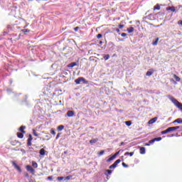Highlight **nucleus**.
Returning a JSON list of instances; mask_svg holds the SVG:
<instances>
[{
	"label": "nucleus",
	"mask_w": 182,
	"mask_h": 182,
	"mask_svg": "<svg viewBox=\"0 0 182 182\" xmlns=\"http://www.w3.org/2000/svg\"><path fill=\"white\" fill-rule=\"evenodd\" d=\"M178 129H182V126H177V127H175V129H176V130H178Z\"/></svg>",
	"instance_id": "43"
},
{
	"label": "nucleus",
	"mask_w": 182,
	"mask_h": 182,
	"mask_svg": "<svg viewBox=\"0 0 182 182\" xmlns=\"http://www.w3.org/2000/svg\"><path fill=\"white\" fill-rule=\"evenodd\" d=\"M154 141H155L154 139H151V140L149 141V143H150L151 144H154Z\"/></svg>",
	"instance_id": "41"
},
{
	"label": "nucleus",
	"mask_w": 182,
	"mask_h": 182,
	"mask_svg": "<svg viewBox=\"0 0 182 182\" xmlns=\"http://www.w3.org/2000/svg\"><path fill=\"white\" fill-rule=\"evenodd\" d=\"M134 154V152H126L124 156H130L132 157Z\"/></svg>",
	"instance_id": "25"
},
{
	"label": "nucleus",
	"mask_w": 182,
	"mask_h": 182,
	"mask_svg": "<svg viewBox=\"0 0 182 182\" xmlns=\"http://www.w3.org/2000/svg\"><path fill=\"white\" fill-rule=\"evenodd\" d=\"M12 165L14 166V168H16V170H18V171H19V173H22V169H21V167L19 166H18V164H16V162H15L14 161H11Z\"/></svg>",
	"instance_id": "5"
},
{
	"label": "nucleus",
	"mask_w": 182,
	"mask_h": 182,
	"mask_svg": "<svg viewBox=\"0 0 182 182\" xmlns=\"http://www.w3.org/2000/svg\"><path fill=\"white\" fill-rule=\"evenodd\" d=\"M28 26H25L23 28H26Z\"/></svg>",
	"instance_id": "59"
},
{
	"label": "nucleus",
	"mask_w": 182,
	"mask_h": 182,
	"mask_svg": "<svg viewBox=\"0 0 182 182\" xmlns=\"http://www.w3.org/2000/svg\"><path fill=\"white\" fill-rule=\"evenodd\" d=\"M77 63L76 62H73L70 64H68V68H75V66H77Z\"/></svg>",
	"instance_id": "12"
},
{
	"label": "nucleus",
	"mask_w": 182,
	"mask_h": 182,
	"mask_svg": "<svg viewBox=\"0 0 182 182\" xmlns=\"http://www.w3.org/2000/svg\"><path fill=\"white\" fill-rule=\"evenodd\" d=\"M178 8H182V5H179V6H178Z\"/></svg>",
	"instance_id": "58"
},
{
	"label": "nucleus",
	"mask_w": 182,
	"mask_h": 182,
	"mask_svg": "<svg viewBox=\"0 0 182 182\" xmlns=\"http://www.w3.org/2000/svg\"><path fill=\"white\" fill-rule=\"evenodd\" d=\"M63 178H65V177H63V176H58V177H57V180L58 181H63Z\"/></svg>",
	"instance_id": "31"
},
{
	"label": "nucleus",
	"mask_w": 182,
	"mask_h": 182,
	"mask_svg": "<svg viewBox=\"0 0 182 182\" xmlns=\"http://www.w3.org/2000/svg\"><path fill=\"white\" fill-rule=\"evenodd\" d=\"M122 160L117 159L112 165L109 166V168H116L117 167V164H119Z\"/></svg>",
	"instance_id": "4"
},
{
	"label": "nucleus",
	"mask_w": 182,
	"mask_h": 182,
	"mask_svg": "<svg viewBox=\"0 0 182 182\" xmlns=\"http://www.w3.org/2000/svg\"><path fill=\"white\" fill-rule=\"evenodd\" d=\"M140 154H146V148L139 146Z\"/></svg>",
	"instance_id": "8"
},
{
	"label": "nucleus",
	"mask_w": 182,
	"mask_h": 182,
	"mask_svg": "<svg viewBox=\"0 0 182 182\" xmlns=\"http://www.w3.org/2000/svg\"><path fill=\"white\" fill-rule=\"evenodd\" d=\"M173 77L176 80V82H180L181 79L178 76H177L176 75H173Z\"/></svg>",
	"instance_id": "30"
},
{
	"label": "nucleus",
	"mask_w": 182,
	"mask_h": 182,
	"mask_svg": "<svg viewBox=\"0 0 182 182\" xmlns=\"http://www.w3.org/2000/svg\"><path fill=\"white\" fill-rule=\"evenodd\" d=\"M178 123L179 124H182V119L181 118H178Z\"/></svg>",
	"instance_id": "38"
},
{
	"label": "nucleus",
	"mask_w": 182,
	"mask_h": 182,
	"mask_svg": "<svg viewBox=\"0 0 182 182\" xmlns=\"http://www.w3.org/2000/svg\"><path fill=\"white\" fill-rule=\"evenodd\" d=\"M119 153H120V151H117V153H115V154L113 155L114 156H115V159H116V157H117V156H119Z\"/></svg>",
	"instance_id": "39"
},
{
	"label": "nucleus",
	"mask_w": 182,
	"mask_h": 182,
	"mask_svg": "<svg viewBox=\"0 0 182 182\" xmlns=\"http://www.w3.org/2000/svg\"><path fill=\"white\" fill-rule=\"evenodd\" d=\"M161 137H157V138H154V140H155V141H161Z\"/></svg>",
	"instance_id": "35"
},
{
	"label": "nucleus",
	"mask_w": 182,
	"mask_h": 182,
	"mask_svg": "<svg viewBox=\"0 0 182 182\" xmlns=\"http://www.w3.org/2000/svg\"><path fill=\"white\" fill-rule=\"evenodd\" d=\"M32 140H33V138L32 137V135L29 134L28 139L27 140L28 147H30V146H32Z\"/></svg>",
	"instance_id": "6"
},
{
	"label": "nucleus",
	"mask_w": 182,
	"mask_h": 182,
	"mask_svg": "<svg viewBox=\"0 0 182 182\" xmlns=\"http://www.w3.org/2000/svg\"><path fill=\"white\" fill-rule=\"evenodd\" d=\"M125 124H126L127 126H132V122H130V121H127V122H125Z\"/></svg>",
	"instance_id": "33"
},
{
	"label": "nucleus",
	"mask_w": 182,
	"mask_h": 182,
	"mask_svg": "<svg viewBox=\"0 0 182 182\" xmlns=\"http://www.w3.org/2000/svg\"><path fill=\"white\" fill-rule=\"evenodd\" d=\"M175 134H172L171 135H168V137H174Z\"/></svg>",
	"instance_id": "48"
},
{
	"label": "nucleus",
	"mask_w": 182,
	"mask_h": 182,
	"mask_svg": "<svg viewBox=\"0 0 182 182\" xmlns=\"http://www.w3.org/2000/svg\"><path fill=\"white\" fill-rule=\"evenodd\" d=\"M169 100L176 106V107H181V102H178L176 98L173 97H169Z\"/></svg>",
	"instance_id": "2"
},
{
	"label": "nucleus",
	"mask_w": 182,
	"mask_h": 182,
	"mask_svg": "<svg viewBox=\"0 0 182 182\" xmlns=\"http://www.w3.org/2000/svg\"><path fill=\"white\" fill-rule=\"evenodd\" d=\"M122 166H124V167H125V168H127V167H129V165H127V164H126L125 163H122Z\"/></svg>",
	"instance_id": "46"
},
{
	"label": "nucleus",
	"mask_w": 182,
	"mask_h": 182,
	"mask_svg": "<svg viewBox=\"0 0 182 182\" xmlns=\"http://www.w3.org/2000/svg\"><path fill=\"white\" fill-rule=\"evenodd\" d=\"M119 146H124V142H121L120 145Z\"/></svg>",
	"instance_id": "53"
},
{
	"label": "nucleus",
	"mask_w": 182,
	"mask_h": 182,
	"mask_svg": "<svg viewBox=\"0 0 182 182\" xmlns=\"http://www.w3.org/2000/svg\"><path fill=\"white\" fill-rule=\"evenodd\" d=\"M166 11H171V12H176V7L168 6V7H166Z\"/></svg>",
	"instance_id": "11"
},
{
	"label": "nucleus",
	"mask_w": 182,
	"mask_h": 182,
	"mask_svg": "<svg viewBox=\"0 0 182 182\" xmlns=\"http://www.w3.org/2000/svg\"><path fill=\"white\" fill-rule=\"evenodd\" d=\"M177 136V137H178V136H180V135H176Z\"/></svg>",
	"instance_id": "61"
},
{
	"label": "nucleus",
	"mask_w": 182,
	"mask_h": 182,
	"mask_svg": "<svg viewBox=\"0 0 182 182\" xmlns=\"http://www.w3.org/2000/svg\"><path fill=\"white\" fill-rule=\"evenodd\" d=\"M103 35L102 33H99L98 35H97V39H100V38H102Z\"/></svg>",
	"instance_id": "34"
},
{
	"label": "nucleus",
	"mask_w": 182,
	"mask_h": 182,
	"mask_svg": "<svg viewBox=\"0 0 182 182\" xmlns=\"http://www.w3.org/2000/svg\"><path fill=\"white\" fill-rule=\"evenodd\" d=\"M26 177H29V175L28 173H26Z\"/></svg>",
	"instance_id": "57"
},
{
	"label": "nucleus",
	"mask_w": 182,
	"mask_h": 182,
	"mask_svg": "<svg viewBox=\"0 0 182 182\" xmlns=\"http://www.w3.org/2000/svg\"><path fill=\"white\" fill-rule=\"evenodd\" d=\"M33 134H34V136H38V134H36V133H35V130H33Z\"/></svg>",
	"instance_id": "55"
},
{
	"label": "nucleus",
	"mask_w": 182,
	"mask_h": 182,
	"mask_svg": "<svg viewBox=\"0 0 182 182\" xmlns=\"http://www.w3.org/2000/svg\"><path fill=\"white\" fill-rule=\"evenodd\" d=\"M47 180H50V181H52V180H53V176H48L47 178Z\"/></svg>",
	"instance_id": "42"
},
{
	"label": "nucleus",
	"mask_w": 182,
	"mask_h": 182,
	"mask_svg": "<svg viewBox=\"0 0 182 182\" xmlns=\"http://www.w3.org/2000/svg\"><path fill=\"white\" fill-rule=\"evenodd\" d=\"M74 31H75V32H77V31H79V27H78V26L75 27V28H74Z\"/></svg>",
	"instance_id": "47"
},
{
	"label": "nucleus",
	"mask_w": 182,
	"mask_h": 182,
	"mask_svg": "<svg viewBox=\"0 0 182 182\" xmlns=\"http://www.w3.org/2000/svg\"><path fill=\"white\" fill-rule=\"evenodd\" d=\"M157 43H159V38H156L155 41L152 43V45H154V46H157Z\"/></svg>",
	"instance_id": "26"
},
{
	"label": "nucleus",
	"mask_w": 182,
	"mask_h": 182,
	"mask_svg": "<svg viewBox=\"0 0 182 182\" xmlns=\"http://www.w3.org/2000/svg\"><path fill=\"white\" fill-rule=\"evenodd\" d=\"M40 154L41 156H45V149L43 148L40 150Z\"/></svg>",
	"instance_id": "27"
},
{
	"label": "nucleus",
	"mask_w": 182,
	"mask_h": 182,
	"mask_svg": "<svg viewBox=\"0 0 182 182\" xmlns=\"http://www.w3.org/2000/svg\"><path fill=\"white\" fill-rule=\"evenodd\" d=\"M72 178V176H68L65 177V180H67V181H69V180H70Z\"/></svg>",
	"instance_id": "36"
},
{
	"label": "nucleus",
	"mask_w": 182,
	"mask_h": 182,
	"mask_svg": "<svg viewBox=\"0 0 182 182\" xmlns=\"http://www.w3.org/2000/svg\"><path fill=\"white\" fill-rule=\"evenodd\" d=\"M121 36H122V38H124L125 36H127V33H122L121 34Z\"/></svg>",
	"instance_id": "40"
},
{
	"label": "nucleus",
	"mask_w": 182,
	"mask_h": 182,
	"mask_svg": "<svg viewBox=\"0 0 182 182\" xmlns=\"http://www.w3.org/2000/svg\"><path fill=\"white\" fill-rule=\"evenodd\" d=\"M65 116H68V117H73V116H75V111L68 110Z\"/></svg>",
	"instance_id": "7"
},
{
	"label": "nucleus",
	"mask_w": 182,
	"mask_h": 182,
	"mask_svg": "<svg viewBox=\"0 0 182 182\" xmlns=\"http://www.w3.org/2000/svg\"><path fill=\"white\" fill-rule=\"evenodd\" d=\"M153 73H154V71L149 70V71L146 72V76H151V75H153Z\"/></svg>",
	"instance_id": "21"
},
{
	"label": "nucleus",
	"mask_w": 182,
	"mask_h": 182,
	"mask_svg": "<svg viewBox=\"0 0 182 182\" xmlns=\"http://www.w3.org/2000/svg\"><path fill=\"white\" fill-rule=\"evenodd\" d=\"M10 143H11V146H16V144H18L19 143V141L14 140V141H11Z\"/></svg>",
	"instance_id": "17"
},
{
	"label": "nucleus",
	"mask_w": 182,
	"mask_h": 182,
	"mask_svg": "<svg viewBox=\"0 0 182 182\" xmlns=\"http://www.w3.org/2000/svg\"><path fill=\"white\" fill-rule=\"evenodd\" d=\"M75 83L76 85H80V83H83L84 85H87L89 81L86 80L83 77H79L78 78L75 80Z\"/></svg>",
	"instance_id": "1"
},
{
	"label": "nucleus",
	"mask_w": 182,
	"mask_h": 182,
	"mask_svg": "<svg viewBox=\"0 0 182 182\" xmlns=\"http://www.w3.org/2000/svg\"><path fill=\"white\" fill-rule=\"evenodd\" d=\"M127 31L128 33H132V32L134 31V28L130 27V28H127Z\"/></svg>",
	"instance_id": "18"
},
{
	"label": "nucleus",
	"mask_w": 182,
	"mask_h": 182,
	"mask_svg": "<svg viewBox=\"0 0 182 182\" xmlns=\"http://www.w3.org/2000/svg\"><path fill=\"white\" fill-rule=\"evenodd\" d=\"M176 81H174V84H175V85H176Z\"/></svg>",
	"instance_id": "60"
},
{
	"label": "nucleus",
	"mask_w": 182,
	"mask_h": 182,
	"mask_svg": "<svg viewBox=\"0 0 182 182\" xmlns=\"http://www.w3.org/2000/svg\"><path fill=\"white\" fill-rule=\"evenodd\" d=\"M99 141V139H93L90 140V144H95V143H97Z\"/></svg>",
	"instance_id": "13"
},
{
	"label": "nucleus",
	"mask_w": 182,
	"mask_h": 182,
	"mask_svg": "<svg viewBox=\"0 0 182 182\" xmlns=\"http://www.w3.org/2000/svg\"><path fill=\"white\" fill-rule=\"evenodd\" d=\"M25 129H26V126H21L18 130L21 132V133H23V134H25V133H26V132L25 131Z\"/></svg>",
	"instance_id": "9"
},
{
	"label": "nucleus",
	"mask_w": 182,
	"mask_h": 182,
	"mask_svg": "<svg viewBox=\"0 0 182 182\" xmlns=\"http://www.w3.org/2000/svg\"><path fill=\"white\" fill-rule=\"evenodd\" d=\"M119 29H122V28H124V25H123V24H119Z\"/></svg>",
	"instance_id": "45"
},
{
	"label": "nucleus",
	"mask_w": 182,
	"mask_h": 182,
	"mask_svg": "<svg viewBox=\"0 0 182 182\" xmlns=\"http://www.w3.org/2000/svg\"><path fill=\"white\" fill-rule=\"evenodd\" d=\"M168 129H169V133L171 132H176V127H168Z\"/></svg>",
	"instance_id": "24"
},
{
	"label": "nucleus",
	"mask_w": 182,
	"mask_h": 182,
	"mask_svg": "<svg viewBox=\"0 0 182 182\" xmlns=\"http://www.w3.org/2000/svg\"><path fill=\"white\" fill-rule=\"evenodd\" d=\"M22 33H28V32H31V30L29 29H23L21 30Z\"/></svg>",
	"instance_id": "28"
},
{
	"label": "nucleus",
	"mask_w": 182,
	"mask_h": 182,
	"mask_svg": "<svg viewBox=\"0 0 182 182\" xmlns=\"http://www.w3.org/2000/svg\"><path fill=\"white\" fill-rule=\"evenodd\" d=\"M113 171L110 170V169H107L105 172V176H107V174H112Z\"/></svg>",
	"instance_id": "29"
},
{
	"label": "nucleus",
	"mask_w": 182,
	"mask_h": 182,
	"mask_svg": "<svg viewBox=\"0 0 182 182\" xmlns=\"http://www.w3.org/2000/svg\"><path fill=\"white\" fill-rule=\"evenodd\" d=\"M17 137L18 138V139H23V133H21V132H17Z\"/></svg>",
	"instance_id": "14"
},
{
	"label": "nucleus",
	"mask_w": 182,
	"mask_h": 182,
	"mask_svg": "<svg viewBox=\"0 0 182 182\" xmlns=\"http://www.w3.org/2000/svg\"><path fill=\"white\" fill-rule=\"evenodd\" d=\"M105 60H109V59H110V55L107 54V55H104L103 56Z\"/></svg>",
	"instance_id": "19"
},
{
	"label": "nucleus",
	"mask_w": 182,
	"mask_h": 182,
	"mask_svg": "<svg viewBox=\"0 0 182 182\" xmlns=\"http://www.w3.org/2000/svg\"><path fill=\"white\" fill-rule=\"evenodd\" d=\"M167 133H170V130L168 129V128L164 131H162L161 132V134H167Z\"/></svg>",
	"instance_id": "22"
},
{
	"label": "nucleus",
	"mask_w": 182,
	"mask_h": 182,
	"mask_svg": "<svg viewBox=\"0 0 182 182\" xmlns=\"http://www.w3.org/2000/svg\"><path fill=\"white\" fill-rule=\"evenodd\" d=\"M26 168L27 171H29V173H31V174H35V169L31 165H27Z\"/></svg>",
	"instance_id": "3"
},
{
	"label": "nucleus",
	"mask_w": 182,
	"mask_h": 182,
	"mask_svg": "<svg viewBox=\"0 0 182 182\" xmlns=\"http://www.w3.org/2000/svg\"><path fill=\"white\" fill-rule=\"evenodd\" d=\"M178 25H181V26H182V21H178Z\"/></svg>",
	"instance_id": "50"
},
{
	"label": "nucleus",
	"mask_w": 182,
	"mask_h": 182,
	"mask_svg": "<svg viewBox=\"0 0 182 182\" xmlns=\"http://www.w3.org/2000/svg\"><path fill=\"white\" fill-rule=\"evenodd\" d=\"M63 129H65V126H63V125H59V126L58 127V128H57V130H58V132H62V130H63Z\"/></svg>",
	"instance_id": "16"
},
{
	"label": "nucleus",
	"mask_w": 182,
	"mask_h": 182,
	"mask_svg": "<svg viewBox=\"0 0 182 182\" xmlns=\"http://www.w3.org/2000/svg\"><path fill=\"white\" fill-rule=\"evenodd\" d=\"M50 133H51V134H53V136H55L56 134V132H55L54 129H50Z\"/></svg>",
	"instance_id": "32"
},
{
	"label": "nucleus",
	"mask_w": 182,
	"mask_h": 182,
	"mask_svg": "<svg viewBox=\"0 0 182 182\" xmlns=\"http://www.w3.org/2000/svg\"><path fill=\"white\" fill-rule=\"evenodd\" d=\"M154 11H160V5H159V4H156V5L154 7Z\"/></svg>",
	"instance_id": "20"
},
{
	"label": "nucleus",
	"mask_w": 182,
	"mask_h": 182,
	"mask_svg": "<svg viewBox=\"0 0 182 182\" xmlns=\"http://www.w3.org/2000/svg\"><path fill=\"white\" fill-rule=\"evenodd\" d=\"M99 43H100V45H102L103 44V41H100Z\"/></svg>",
	"instance_id": "56"
},
{
	"label": "nucleus",
	"mask_w": 182,
	"mask_h": 182,
	"mask_svg": "<svg viewBox=\"0 0 182 182\" xmlns=\"http://www.w3.org/2000/svg\"><path fill=\"white\" fill-rule=\"evenodd\" d=\"M115 156H114V155H112L110 158H109L108 159H107V162L109 163V161H112V160H114Z\"/></svg>",
	"instance_id": "23"
},
{
	"label": "nucleus",
	"mask_w": 182,
	"mask_h": 182,
	"mask_svg": "<svg viewBox=\"0 0 182 182\" xmlns=\"http://www.w3.org/2000/svg\"><path fill=\"white\" fill-rule=\"evenodd\" d=\"M173 123H178V118L173 121Z\"/></svg>",
	"instance_id": "49"
},
{
	"label": "nucleus",
	"mask_w": 182,
	"mask_h": 182,
	"mask_svg": "<svg viewBox=\"0 0 182 182\" xmlns=\"http://www.w3.org/2000/svg\"><path fill=\"white\" fill-rule=\"evenodd\" d=\"M59 137H60V133H58V134L56 135L55 140H58V139H59Z\"/></svg>",
	"instance_id": "44"
},
{
	"label": "nucleus",
	"mask_w": 182,
	"mask_h": 182,
	"mask_svg": "<svg viewBox=\"0 0 182 182\" xmlns=\"http://www.w3.org/2000/svg\"><path fill=\"white\" fill-rule=\"evenodd\" d=\"M116 32H117L119 33V32H120V29L116 28Z\"/></svg>",
	"instance_id": "52"
},
{
	"label": "nucleus",
	"mask_w": 182,
	"mask_h": 182,
	"mask_svg": "<svg viewBox=\"0 0 182 182\" xmlns=\"http://www.w3.org/2000/svg\"><path fill=\"white\" fill-rule=\"evenodd\" d=\"M121 41H124V39H122Z\"/></svg>",
	"instance_id": "62"
},
{
	"label": "nucleus",
	"mask_w": 182,
	"mask_h": 182,
	"mask_svg": "<svg viewBox=\"0 0 182 182\" xmlns=\"http://www.w3.org/2000/svg\"><path fill=\"white\" fill-rule=\"evenodd\" d=\"M157 122V117H154L151 119L149 121V124H153L154 123H156Z\"/></svg>",
	"instance_id": "10"
},
{
	"label": "nucleus",
	"mask_w": 182,
	"mask_h": 182,
	"mask_svg": "<svg viewBox=\"0 0 182 182\" xmlns=\"http://www.w3.org/2000/svg\"><path fill=\"white\" fill-rule=\"evenodd\" d=\"M31 164H32V167L33 168H38V163H36V161H33L31 162Z\"/></svg>",
	"instance_id": "15"
},
{
	"label": "nucleus",
	"mask_w": 182,
	"mask_h": 182,
	"mask_svg": "<svg viewBox=\"0 0 182 182\" xmlns=\"http://www.w3.org/2000/svg\"><path fill=\"white\" fill-rule=\"evenodd\" d=\"M150 144H150L149 142V143H146V144H145V146H150Z\"/></svg>",
	"instance_id": "54"
},
{
	"label": "nucleus",
	"mask_w": 182,
	"mask_h": 182,
	"mask_svg": "<svg viewBox=\"0 0 182 182\" xmlns=\"http://www.w3.org/2000/svg\"><path fill=\"white\" fill-rule=\"evenodd\" d=\"M103 154H105V151L104 150L100 151L99 153V156H103Z\"/></svg>",
	"instance_id": "37"
},
{
	"label": "nucleus",
	"mask_w": 182,
	"mask_h": 182,
	"mask_svg": "<svg viewBox=\"0 0 182 182\" xmlns=\"http://www.w3.org/2000/svg\"><path fill=\"white\" fill-rule=\"evenodd\" d=\"M63 181L66 182V181H68V179H66V178L64 177V178L63 179Z\"/></svg>",
	"instance_id": "51"
}]
</instances>
